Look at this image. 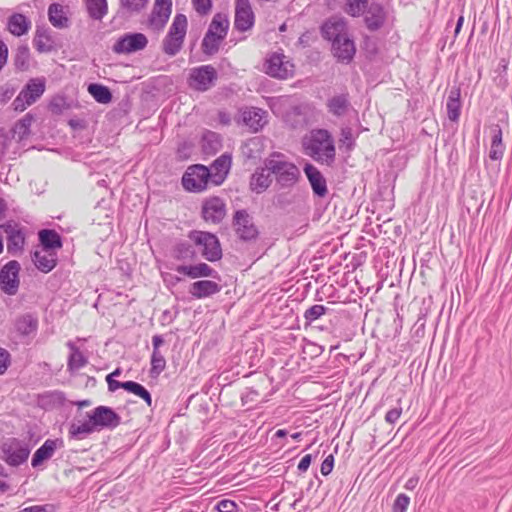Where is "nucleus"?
<instances>
[{
	"label": "nucleus",
	"instance_id": "nucleus-1",
	"mask_svg": "<svg viewBox=\"0 0 512 512\" xmlns=\"http://www.w3.org/2000/svg\"><path fill=\"white\" fill-rule=\"evenodd\" d=\"M304 153L317 162L329 164L335 158L334 141L325 129L312 130L302 140Z\"/></svg>",
	"mask_w": 512,
	"mask_h": 512
},
{
	"label": "nucleus",
	"instance_id": "nucleus-2",
	"mask_svg": "<svg viewBox=\"0 0 512 512\" xmlns=\"http://www.w3.org/2000/svg\"><path fill=\"white\" fill-rule=\"evenodd\" d=\"M266 168L274 175L280 188H293L300 178L299 168L281 153H273L265 160Z\"/></svg>",
	"mask_w": 512,
	"mask_h": 512
},
{
	"label": "nucleus",
	"instance_id": "nucleus-3",
	"mask_svg": "<svg viewBox=\"0 0 512 512\" xmlns=\"http://www.w3.org/2000/svg\"><path fill=\"white\" fill-rule=\"evenodd\" d=\"M187 30V18L177 14L170 26L169 32L163 41V51L169 55H176L182 48Z\"/></svg>",
	"mask_w": 512,
	"mask_h": 512
},
{
	"label": "nucleus",
	"instance_id": "nucleus-4",
	"mask_svg": "<svg viewBox=\"0 0 512 512\" xmlns=\"http://www.w3.org/2000/svg\"><path fill=\"white\" fill-rule=\"evenodd\" d=\"M294 64L283 53L273 52L269 54L264 63V71L267 75L277 79H288L294 75Z\"/></svg>",
	"mask_w": 512,
	"mask_h": 512
},
{
	"label": "nucleus",
	"instance_id": "nucleus-5",
	"mask_svg": "<svg viewBox=\"0 0 512 512\" xmlns=\"http://www.w3.org/2000/svg\"><path fill=\"white\" fill-rule=\"evenodd\" d=\"M189 238L201 247V254L206 260L214 262L221 259L222 249L216 235L209 232L192 231Z\"/></svg>",
	"mask_w": 512,
	"mask_h": 512
},
{
	"label": "nucleus",
	"instance_id": "nucleus-6",
	"mask_svg": "<svg viewBox=\"0 0 512 512\" xmlns=\"http://www.w3.org/2000/svg\"><path fill=\"white\" fill-rule=\"evenodd\" d=\"M0 232L5 235L7 252L12 256L22 254L26 242V229L14 222L0 226Z\"/></svg>",
	"mask_w": 512,
	"mask_h": 512
},
{
	"label": "nucleus",
	"instance_id": "nucleus-7",
	"mask_svg": "<svg viewBox=\"0 0 512 512\" xmlns=\"http://www.w3.org/2000/svg\"><path fill=\"white\" fill-rule=\"evenodd\" d=\"M2 459L10 466L17 467L27 461L30 454L28 442L11 438L2 445Z\"/></svg>",
	"mask_w": 512,
	"mask_h": 512
},
{
	"label": "nucleus",
	"instance_id": "nucleus-8",
	"mask_svg": "<svg viewBox=\"0 0 512 512\" xmlns=\"http://www.w3.org/2000/svg\"><path fill=\"white\" fill-rule=\"evenodd\" d=\"M235 121L249 132L257 133L267 124V112L257 107H244L238 111Z\"/></svg>",
	"mask_w": 512,
	"mask_h": 512
},
{
	"label": "nucleus",
	"instance_id": "nucleus-9",
	"mask_svg": "<svg viewBox=\"0 0 512 512\" xmlns=\"http://www.w3.org/2000/svg\"><path fill=\"white\" fill-rule=\"evenodd\" d=\"M211 173L204 165L190 166L182 177V185L186 190H204L210 187Z\"/></svg>",
	"mask_w": 512,
	"mask_h": 512
},
{
	"label": "nucleus",
	"instance_id": "nucleus-10",
	"mask_svg": "<svg viewBox=\"0 0 512 512\" xmlns=\"http://www.w3.org/2000/svg\"><path fill=\"white\" fill-rule=\"evenodd\" d=\"M217 79V71L211 65H203L193 68L190 72L188 84L197 91H207Z\"/></svg>",
	"mask_w": 512,
	"mask_h": 512
},
{
	"label": "nucleus",
	"instance_id": "nucleus-11",
	"mask_svg": "<svg viewBox=\"0 0 512 512\" xmlns=\"http://www.w3.org/2000/svg\"><path fill=\"white\" fill-rule=\"evenodd\" d=\"M20 264L16 260L6 263L0 270V288L7 295H15L19 289Z\"/></svg>",
	"mask_w": 512,
	"mask_h": 512
},
{
	"label": "nucleus",
	"instance_id": "nucleus-12",
	"mask_svg": "<svg viewBox=\"0 0 512 512\" xmlns=\"http://www.w3.org/2000/svg\"><path fill=\"white\" fill-rule=\"evenodd\" d=\"M172 13V0H155L147 21L148 29L160 32L165 27Z\"/></svg>",
	"mask_w": 512,
	"mask_h": 512
},
{
	"label": "nucleus",
	"instance_id": "nucleus-13",
	"mask_svg": "<svg viewBox=\"0 0 512 512\" xmlns=\"http://www.w3.org/2000/svg\"><path fill=\"white\" fill-rule=\"evenodd\" d=\"M96 431L114 429L121 421L120 416L110 407L98 406L88 413Z\"/></svg>",
	"mask_w": 512,
	"mask_h": 512
},
{
	"label": "nucleus",
	"instance_id": "nucleus-14",
	"mask_svg": "<svg viewBox=\"0 0 512 512\" xmlns=\"http://www.w3.org/2000/svg\"><path fill=\"white\" fill-rule=\"evenodd\" d=\"M255 22V15L249 0H235L234 27L245 32L250 30Z\"/></svg>",
	"mask_w": 512,
	"mask_h": 512
},
{
	"label": "nucleus",
	"instance_id": "nucleus-15",
	"mask_svg": "<svg viewBox=\"0 0 512 512\" xmlns=\"http://www.w3.org/2000/svg\"><path fill=\"white\" fill-rule=\"evenodd\" d=\"M233 225L237 235L242 240L250 241L258 235V230L253 224L250 215L244 210H239L235 213Z\"/></svg>",
	"mask_w": 512,
	"mask_h": 512
},
{
	"label": "nucleus",
	"instance_id": "nucleus-16",
	"mask_svg": "<svg viewBox=\"0 0 512 512\" xmlns=\"http://www.w3.org/2000/svg\"><path fill=\"white\" fill-rule=\"evenodd\" d=\"M148 40L142 33L127 34L117 40L113 46L116 53H131L146 47Z\"/></svg>",
	"mask_w": 512,
	"mask_h": 512
},
{
	"label": "nucleus",
	"instance_id": "nucleus-17",
	"mask_svg": "<svg viewBox=\"0 0 512 512\" xmlns=\"http://www.w3.org/2000/svg\"><path fill=\"white\" fill-rule=\"evenodd\" d=\"M202 215L207 222H221L226 215V208L222 199L214 196L205 201L202 207Z\"/></svg>",
	"mask_w": 512,
	"mask_h": 512
},
{
	"label": "nucleus",
	"instance_id": "nucleus-18",
	"mask_svg": "<svg viewBox=\"0 0 512 512\" xmlns=\"http://www.w3.org/2000/svg\"><path fill=\"white\" fill-rule=\"evenodd\" d=\"M231 167V156L223 154L218 157L211 165L209 173H211L210 181L213 186H218L224 182Z\"/></svg>",
	"mask_w": 512,
	"mask_h": 512
},
{
	"label": "nucleus",
	"instance_id": "nucleus-19",
	"mask_svg": "<svg viewBox=\"0 0 512 512\" xmlns=\"http://www.w3.org/2000/svg\"><path fill=\"white\" fill-rule=\"evenodd\" d=\"M332 52L338 61L349 63L353 59L356 47L349 34L338 38V40L332 44Z\"/></svg>",
	"mask_w": 512,
	"mask_h": 512
},
{
	"label": "nucleus",
	"instance_id": "nucleus-20",
	"mask_svg": "<svg viewBox=\"0 0 512 512\" xmlns=\"http://www.w3.org/2000/svg\"><path fill=\"white\" fill-rule=\"evenodd\" d=\"M322 34L325 39L331 41L332 44L348 34L346 22L340 18H331L322 26Z\"/></svg>",
	"mask_w": 512,
	"mask_h": 512
},
{
	"label": "nucleus",
	"instance_id": "nucleus-21",
	"mask_svg": "<svg viewBox=\"0 0 512 512\" xmlns=\"http://www.w3.org/2000/svg\"><path fill=\"white\" fill-rule=\"evenodd\" d=\"M33 262L38 270L48 273L54 269L57 264V253L51 249L40 248L33 255Z\"/></svg>",
	"mask_w": 512,
	"mask_h": 512
},
{
	"label": "nucleus",
	"instance_id": "nucleus-22",
	"mask_svg": "<svg viewBox=\"0 0 512 512\" xmlns=\"http://www.w3.org/2000/svg\"><path fill=\"white\" fill-rule=\"evenodd\" d=\"M62 446V440L59 439H47L42 446H40L34 453L31 461V465L36 468L40 466L44 461L50 459L57 448Z\"/></svg>",
	"mask_w": 512,
	"mask_h": 512
},
{
	"label": "nucleus",
	"instance_id": "nucleus-23",
	"mask_svg": "<svg viewBox=\"0 0 512 512\" xmlns=\"http://www.w3.org/2000/svg\"><path fill=\"white\" fill-rule=\"evenodd\" d=\"M326 106L328 112L336 117H344L352 108L347 93L332 96L327 100Z\"/></svg>",
	"mask_w": 512,
	"mask_h": 512
},
{
	"label": "nucleus",
	"instance_id": "nucleus-24",
	"mask_svg": "<svg viewBox=\"0 0 512 512\" xmlns=\"http://www.w3.org/2000/svg\"><path fill=\"white\" fill-rule=\"evenodd\" d=\"M221 290L218 283L211 280H200L191 284L189 293L196 299H202L217 294Z\"/></svg>",
	"mask_w": 512,
	"mask_h": 512
},
{
	"label": "nucleus",
	"instance_id": "nucleus-25",
	"mask_svg": "<svg viewBox=\"0 0 512 512\" xmlns=\"http://www.w3.org/2000/svg\"><path fill=\"white\" fill-rule=\"evenodd\" d=\"M386 14L384 8L379 3H371L365 15V23L369 30L379 29L385 22Z\"/></svg>",
	"mask_w": 512,
	"mask_h": 512
},
{
	"label": "nucleus",
	"instance_id": "nucleus-26",
	"mask_svg": "<svg viewBox=\"0 0 512 512\" xmlns=\"http://www.w3.org/2000/svg\"><path fill=\"white\" fill-rule=\"evenodd\" d=\"M175 271L192 279L201 277H214L215 271L206 263L196 265H179Z\"/></svg>",
	"mask_w": 512,
	"mask_h": 512
},
{
	"label": "nucleus",
	"instance_id": "nucleus-27",
	"mask_svg": "<svg viewBox=\"0 0 512 512\" xmlns=\"http://www.w3.org/2000/svg\"><path fill=\"white\" fill-rule=\"evenodd\" d=\"M491 133V146L489 151V158L491 160L502 159L505 151V145L502 141V129L498 124L490 126Z\"/></svg>",
	"mask_w": 512,
	"mask_h": 512
},
{
	"label": "nucleus",
	"instance_id": "nucleus-28",
	"mask_svg": "<svg viewBox=\"0 0 512 512\" xmlns=\"http://www.w3.org/2000/svg\"><path fill=\"white\" fill-rule=\"evenodd\" d=\"M37 327L38 320L31 314L21 315L14 321V329L21 336H30L35 334Z\"/></svg>",
	"mask_w": 512,
	"mask_h": 512
},
{
	"label": "nucleus",
	"instance_id": "nucleus-29",
	"mask_svg": "<svg viewBox=\"0 0 512 512\" xmlns=\"http://www.w3.org/2000/svg\"><path fill=\"white\" fill-rule=\"evenodd\" d=\"M95 431L96 429L89 414H87L86 420H74L69 428L70 436L77 440L85 439L88 435Z\"/></svg>",
	"mask_w": 512,
	"mask_h": 512
},
{
	"label": "nucleus",
	"instance_id": "nucleus-30",
	"mask_svg": "<svg viewBox=\"0 0 512 512\" xmlns=\"http://www.w3.org/2000/svg\"><path fill=\"white\" fill-rule=\"evenodd\" d=\"M48 16L51 24L56 28H66L69 25V19L64 7L58 3H53L48 8Z\"/></svg>",
	"mask_w": 512,
	"mask_h": 512
},
{
	"label": "nucleus",
	"instance_id": "nucleus-31",
	"mask_svg": "<svg viewBox=\"0 0 512 512\" xmlns=\"http://www.w3.org/2000/svg\"><path fill=\"white\" fill-rule=\"evenodd\" d=\"M30 25V21L23 14H13L8 20V30L15 36L26 34Z\"/></svg>",
	"mask_w": 512,
	"mask_h": 512
},
{
	"label": "nucleus",
	"instance_id": "nucleus-32",
	"mask_svg": "<svg viewBox=\"0 0 512 512\" xmlns=\"http://www.w3.org/2000/svg\"><path fill=\"white\" fill-rule=\"evenodd\" d=\"M229 28V20L225 14L217 13L214 15L207 33L224 39Z\"/></svg>",
	"mask_w": 512,
	"mask_h": 512
},
{
	"label": "nucleus",
	"instance_id": "nucleus-33",
	"mask_svg": "<svg viewBox=\"0 0 512 512\" xmlns=\"http://www.w3.org/2000/svg\"><path fill=\"white\" fill-rule=\"evenodd\" d=\"M447 114L451 121H457L461 111L460 89L452 88L447 99Z\"/></svg>",
	"mask_w": 512,
	"mask_h": 512
},
{
	"label": "nucleus",
	"instance_id": "nucleus-34",
	"mask_svg": "<svg viewBox=\"0 0 512 512\" xmlns=\"http://www.w3.org/2000/svg\"><path fill=\"white\" fill-rule=\"evenodd\" d=\"M39 240L41 243V248L43 249H51L55 251V249H59L62 247L61 237L54 230H41L39 232Z\"/></svg>",
	"mask_w": 512,
	"mask_h": 512
},
{
	"label": "nucleus",
	"instance_id": "nucleus-35",
	"mask_svg": "<svg viewBox=\"0 0 512 512\" xmlns=\"http://www.w3.org/2000/svg\"><path fill=\"white\" fill-rule=\"evenodd\" d=\"M304 171L311 183L313 192H327L325 180L316 167L312 164H306Z\"/></svg>",
	"mask_w": 512,
	"mask_h": 512
},
{
	"label": "nucleus",
	"instance_id": "nucleus-36",
	"mask_svg": "<svg viewBox=\"0 0 512 512\" xmlns=\"http://www.w3.org/2000/svg\"><path fill=\"white\" fill-rule=\"evenodd\" d=\"M222 147L221 137L219 134L207 131L202 136V149L206 154L213 155Z\"/></svg>",
	"mask_w": 512,
	"mask_h": 512
},
{
	"label": "nucleus",
	"instance_id": "nucleus-37",
	"mask_svg": "<svg viewBox=\"0 0 512 512\" xmlns=\"http://www.w3.org/2000/svg\"><path fill=\"white\" fill-rule=\"evenodd\" d=\"M34 45L39 52H49L54 47V41L52 40L48 29L38 27L34 38Z\"/></svg>",
	"mask_w": 512,
	"mask_h": 512
},
{
	"label": "nucleus",
	"instance_id": "nucleus-38",
	"mask_svg": "<svg viewBox=\"0 0 512 512\" xmlns=\"http://www.w3.org/2000/svg\"><path fill=\"white\" fill-rule=\"evenodd\" d=\"M271 174L267 168L256 170L250 179L251 189H267L272 182Z\"/></svg>",
	"mask_w": 512,
	"mask_h": 512
},
{
	"label": "nucleus",
	"instance_id": "nucleus-39",
	"mask_svg": "<svg viewBox=\"0 0 512 512\" xmlns=\"http://www.w3.org/2000/svg\"><path fill=\"white\" fill-rule=\"evenodd\" d=\"M86 7L89 16L96 20H101L108 11L106 0H86Z\"/></svg>",
	"mask_w": 512,
	"mask_h": 512
},
{
	"label": "nucleus",
	"instance_id": "nucleus-40",
	"mask_svg": "<svg viewBox=\"0 0 512 512\" xmlns=\"http://www.w3.org/2000/svg\"><path fill=\"white\" fill-rule=\"evenodd\" d=\"M88 92L93 98L101 104H108L112 100V94L108 87L101 84H90L88 86Z\"/></svg>",
	"mask_w": 512,
	"mask_h": 512
},
{
	"label": "nucleus",
	"instance_id": "nucleus-41",
	"mask_svg": "<svg viewBox=\"0 0 512 512\" xmlns=\"http://www.w3.org/2000/svg\"><path fill=\"white\" fill-rule=\"evenodd\" d=\"M33 122V117L30 114H26L20 119L13 128V135L17 137L19 141L25 139L30 134V127Z\"/></svg>",
	"mask_w": 512,
	"mask_h": 512
},
{
	"label": "nucleus",
	"instance_id": "nucleus-42",
	"mask_svg": "<svg viewBox=\"0 0 512 512\" xmlns=\"http://www.w3.org/2000/svg\"><path fill=\"white\" fill-rule=\"evenodd\" d=\"M44 90L45 84L43 81L31 80L21 92L25 93L30 102L34 103L44 93Z\"/></svg>",
	"mask_w": 512,
	"mask_h": 512
},
{
	"label": "nucleus",
	"instance_id": "nucleus-43",
	"mask_svg": "<svg viewBox=\"0 0 512 512\" xmlns=\"http://www.w3.org/2000/svg\"><path fill=\"white\" fill-rule=\"evenodd\" d=\"M68 347L71 350L68 361L69 369L79 370L80 368L84 367L87 363V360L82 354V352H80V350L71 342L68 343Z\"/></svg>",
	"mask_w": 512,
	"mask_h": 512
},
{
	"label": "nucleus",
	"instance_id": "nucleus-44",
	"mask_svg": "<svg viewBox=\"0 0 512 512\" xmlns=\"http://www.w3.org/2000/svg\"><path fill=\"white\" fill-rule=\"evenodd\" d=\"M123 389L139 396L147 403L148 406H151V404H152L151 395H150L149 391L141 384L134 382V381H126V382H124Z\"/></svg>",
	"mask_w": 512,
	"mask_h": 512
},
{
	"label": "nucleus",
	"instance_id": "nucleus-45",
	"mask_svg": "<svg viewBox=\"0 0 512 512\" xmlns=\"http://www.w3.org/2000/svg\"><path fill=\"white\" fill-rule=\"evenodd\" d=\"M222 40V38L206 32L202 41V48L204 53L209 55L216 53Z\"/></svg>",
	"mask_w": 512,
	"mask_h": 512
},
{
	"label": "nucleus",
	"instance_id": "nucleus-46",
	"mask_svg": "<svg viewBox=\"0 0 512 512\" xmlns=\"http://www.w3.org/2000/svg\"><path fill=\"white\" fill-rule=\"evenodd\" d=\"M166 367V360L160 351H153L151 356L150 374L157 377Z\"/></svg>",
	"mask_w": 512,
	"mask_h": 512
},
{
	"label": "nucleus",
	"instance_id": "nucleus-47",
	"mask_svg": "<svg viewBox=\"0 0 512 512\" xmlns=\"http://www.w3.org/2000/svg\"><path fill=\"white\" fill-rule=\"evenodd\" d=\"M367 6L368 0H348L345 11L353 17H359L364 13Z\"/></svg>",
	"mask_w": 512,
	"mask_h": 512
},
{
	"label": "nucleus",
	"instance_id": "nucleus-48",
	"mask_svg": "<svg viewBox=\"0 0 512 512\" xmlns=\"http://www.w3.org/2000/svg\"><path fill=\"white\" fill-rule=\"evenodd\" d=\"M30 52L27 46H20L15 55V66L20 70H26L29 67Z\"/></svg>",
	"mask_w": 512,
	"mask_h": 512
},
{
	"label": "nucleus",
	"instance_id": "nucleus-49",
	"mask_svg": "<svg viewBox=\"0 0 512 512\" xmlns=\"http://www.w3.org/2000/svg\"><path fill=\"white\" fill-rule=\"evenodd\" d=\"M148 2L149 0H120L121 7L129 13H139Z\"/></svg>",
	"mask_w": 512,
	"mask_h": 512
},
{
	"label": "nucleus",
	"instance_id": "nucleus-50",
	"mask_svg": "<svg viewBox=\"0 0 512 512\" xmlns=\"http://www.w3.org/2000/svg\"><path fill=\"white\" fill-rule=\"evenodd\" d=\"M194 255L195 252L187 243H180L175 248V258L178 260H190Z\"/></svg>",
	"mask_w": 512,
	"mask_h": 512
},
{
	"label": "nucleus",
	"instance_id": "nucleus-51",
	"mask_svg": "<svg viewBox=\"0 0 512 512\" xmlns=\"http://www.w3.org/2000/svg\"><path fill=\"white\" fill-rule=\"evenodd\" d=\"M325 311L326 308L323 305L316 304L305 311L304 317L308 322H313L319 319Z\"/></svg>",
	"mask_w": 512,
	"mask_h": 512
},
{
	"label": "nucleus",
	"instance_id": "nucleus-52",
	"mask_svg": "<svg viewBox=\"0 0 512 512\" xmlns=\"http://www.w3.org/2000/svg\"><path fill=\"white\" fill-rule=\"evenodd\" d=\"M195 11L200 15L208 14L212 9V0H192Z\"/></svg>",
	"mask_w": 512,
	"mask_h": 512
},
{
	"label": "nucleus",
	"instance_id": "nucleus-53",
	"mask_svg": "<svg viewBox=\"0 0 512 512\" xmlns=\"http://www.w3.org/2000/svg\"><path fill=\"white\" fill-rule=\"evenodd\" d=\"M31 104L33 103L30 102L29 98L26 97V94L22 92L19 93L12 103L14 110L19 112L24 111Z\"/></svg>",
	"mask_w": 512,
	"mask_h": 512
},
{
	"label": "nucleus",
	"instance_id": "nucleus-54",
	"mask_svg": "<svg viewBox=\"0 0 512 512\" xmlns=\"http://www.w3.org/2000/svg\"><path fill=\"white\" fill-rule=\"evenodd\" d=\"M216 510L218 512H237L238 505L229 499H223L216 504Z\"/></svg>",
	"mask_w": 512,
	"mask_h": 512
},
{
	"label": "nucleus",
	"instance_id": "nucleus-55",
	"mask_svg": "<svg viewBox=\"0 0 512 512\" xmlns=\"http://www.w3.org/2000/svg\"><path fill=\"white\" fill-rule=\"evenodd\" d=\"M410 498L405 494H399L393 505V512H406Z\"/></svg>",
	"mask_w": 512,
	"mask_h": 512
},
{
	"label": "nucleus",
	"instance_id": "nucleus-56",
	"mask_svg": "<svg viewBox=\"0 0 512 512\" xmlns=\"http://www.w3.org/2000/svg\"><path fill=\"white\" fill-rule=\"evenodd\" d=\"M334 466V457L333 455H328L321 464V473L325 476L329 475Z\"/></svg>",
	"mask_w": 512,
	"mask_h": 512
},
{
	"label": "nucleus",
	"instance_id": "nucleus-57",
	"mask_svg": "<svg viewBox=\"0 0 512 512\" xmlns=\"http://www.w3.org/2000/svg\"><path fill=\"white\" fill-rule=\"evenodd\" d=\"M10 363V354L7 350L0 348V374H3Z\"/></svg>",
	"mask_w": 512,
	"mask_h": 512
},
{
	"label": "nucleus",
	"instance_id": "nucleus-58",
	"mask_svg": "<svg viewBox=\"0 0 512 512\" xmlns=\"http://www.w3.org/2000/svg\"><path fill=\"white\" fill-rule=\"evenodd\" d=\"M341 142L347 145L348 148H351L354 144L352 131L349 128L342 129L341 131Z\"/></svg>",
	"mask_w": 512,
	"mask_h": 512
},
{
	"label": "nucleus",
	"instance_id": "nucleus-59",
	"mask_svg": "<svg viewBox=\"0 0 512 512\" xmlns=\"http://www.w3.org/2000/svg\"><path fill=\"white\" fill-rule=\"evenodd\" d=\"M401 412V408L391 409L386 413L385 420L390 424H394L400 418Z\"/></svg>",
	"mask_w": 512,
	"mask_h": 512
},
{
	"label": "nucleus",
	"instance_id": "nucleus-60",
	"mask_svg": "<svg viewBox=\"0 0 512 512\" xmlns=\"http://www.w3.org/2000/svg\"><path fill=\"white\" fill-rule=\"evenodd\" d=\"M312 457L310 454L305 455L298 464V470L300 472H306L311 464Z\"/></svg>",
	"mask_w": 512,
	"mask_h": 512
},
{
	"label": "nucleus",
	"instance_id": "nucleus-61",
	"mask_svg": "<svg viewBox=\"0 0 512 512\" xmlns=\"http://www.w3.org/2000/svg\"><path fill=\"white\" fill-rule=\"evenodd\" d=\"M106 381L110 391H116L119 388L123 389L124 382L116 381L112 378V375H107Z\"/></svg>",
	"mask_w": 512,
	"mask_h": 512
},
{
	"label": "nucleus",
	"instance_id": "nucleus-62",
	"mask_svg": "<svg viewBox=\"0 0 512 512\" xmlns=\"http://www.w3.org/2000/svg\"><path fill=\"white\" fill-rule=\"evenodd\" d=\"M7 137L0 132V162L2 161L4 155H5V152H6V149H7Z\"/></svg>",
	"mask_w": 512,
	"mask_h": 512
},
{
	"label": "nucleus",
	"instance_id": "nucleus-63",
	"mask_svg": "<svg viewBox=\"0 0 512 512\" xmlns=\"http://www.w3.org/2000/svg\"><path fill=\"white\" fill-rule=\"evenodd\" d=\"M164 340L162 336L155 335L152 338V344H153V351H160L159 347L163 344Z\"/></svg>",
	"mask_w": 512,
	"mask_h": 512
},
{
	"label": "nucleus",
	"instance_id": "nucleus-64",
	"mask_svg": "<svg viewBox=\"0 0 512 512\" xmlns=\"http://www.w3.org/2000/svg\"><path fill=\"white\" fill-rule=\"evenodd\" d=\"M418 481H419V479L417 477H412V478L408 479L404 486L405 489L413 490L417 486Z\"/></svg>",
	"mask_w": 512,
	"mask_h": 512
}]
</instances>
